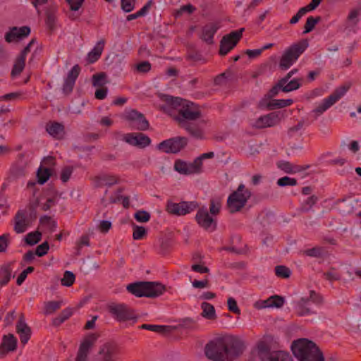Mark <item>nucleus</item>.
Instances as JSON below:
<instances>
[{"mask_svg": "<svg viewBox=\"0 0 361 361\" xmlns=\"http://www.w3.org/2000/svg\"><path fill=\"white\" fill-rule=\"evenodd\" d=\"M245 349L243 342L232 335L210 341L204 347L205 355L214 361H232L240 356Z\"/></svg>", "mask_w": 361, "mask_h": 361, "instance_id": "f257e3e1", "label": "nucleus"}, {"mask_svg": "<svg viewBox=\"0 0 361 361\" xmlns=\"http://www.w3.org/2000/svg\"><path fill=\"white\" fill-rule=\"evenodd\" d=\"M291 350L299 361H324V357L317 344L307 338H302L293 341Z\"/></svg>", "mask_w": 361, "mask_h": 361, "instance_id": "f03ea898", "label": "nucleus"}, {"mask_svg": "<svg viewBox=\"0 0 361 361\" xmlns=\"http://www.w3.org/2000/svg\"><path fill=\"white\" fill-rule=\"evenodd\" d=\"M126 289L129 293L138 298H155L166 291V286L159 282L138 281L128 284Z\"/></svg>", "mask_w": 361, "mask_h": 361, "instance_id": "7ed1b4c3", "label": "nucleus"}, {"mask_svg": "<svg viewBox=\"0 0 361 361\" xmlns=\"http://www.w3.org/2000/svg\"><path fill=\"white\" fill-rule=\"evenodd\" d=\"M308 45L307 39H302L288 47L280 59L279 68L282 71L288 70L305 51Z\"/></svg>", "mask_w": 361, "mask_h": 361, "instance_id": "20e7f679", "label": "nucleus"}, {"mask_svg": "<svg viewBox=\"0 0 361 361\" xmlns=\"http://www.w3.org/2000/svg\"><path fill=\"white\" fill-rule=\"evenodd\" d=\"M252 193L245 188V185L240 184L236 190L233 191L228 197L226 206L231 214L241 211L250 198Z\"/></svg>", "mask_w": 361, "mask_h": 361, "instance_id": "39448f33", "label": "nucleus"}, {"mask_svg": "<svg viewBox=\"0 0 361 361\" xmlns=\"http://www.w3.org/2000/svg\"><path fill=\"white\" fill-rule=\"evenodd\" d=\"M202 116L198 106L193 102L185 100L183 106L178 110V114L174 119L180 126L186 124L187 121H195Z\"/></svg>", "mask_w": 361, "mask_h": 361, "instance_id": "423d86ee", "label": "nucleus"}, {"mask_svg": "<svg viewBox=\"0 0 361 361\" xmlns=\"http://www.w3.org/2000/svg\"><path fill=\"white\" fill-rule=\"evenodd\" d=\"M350 83H345L337 88L326 98H325L322 104H320L317 108L313 110V112L316 114V118L324 111H326L329 107L333 106L336 102H338L350 88Z\"/></svg>", "mask_w": 361, "mask_h": 361, "instance_id": "0eeeda50", "label": "nucleus"}, {"mask_svg": "<svg viewBox=\"0 0 361 361\" xmlns=\"http://www.w3.org/2000/svg\"><path fill=\"white\" fill-rule=\"evenodd\" d=\"M244 30L245 28L243 27L223 36L220 41L219 54L221 56H225L232 50L242 38Z\"/></svg>", "mask_w": 361, "mask_h": 361, "instance_id": "6e6552de", "label": "nucleus"}, {"mask_svg": "<svg viewBox=\"0 0 361 361\" xmlns=\"http://www.w3.org/2000/svg\"><path fill=\"white\" fill-rule=\"evenodd\" d=\"M187 145V137L178 136L162 141L157 147L165 153L176 154L184 149Z\"/></svg>", "mask_w": 361, "mask_h": 361, "instance_id": "1a4fd4ad", "label": "nucleus"}, {"mask_svg": "<svg viewBox=\"0 0 361 361\" xmlns=\"http://www.w3.org/2000/svg\"><path fill=\"white\" fill-rule=\"evenodd\" d=\"M198 207V204L195 201H182L175 203L168 201L166 205V211L172 215L184 216L190 213Z\"/></svg>", "mask_w": 361, "mask_h": 361, "instance_id": "9d476101", "label": "nucleus"}, {"mask_svg": "<svg viewBox=\"0 0 361 361\" xmlns=\"http://www.w3.org/2000/svg\"><path fill=\"white\" fill-rule=\"evenodd\" d=\"M124 118L128 122L129 126L132 129L145 131L149 128V123L144 114L135 109L127 111Z\"/></svg>", "mask_w": 361, "mask_h": 361, "instance_id": "9b49d317", "label": "nucleus"}, {"mask_svg": "<svg viewBox=\"0 0 361 361\" xmlns=\"http://www.w3.org/2000/svg\"><path fill=\"white\" fill-rule=\"evenodd\" d=\"M99 335L96 333L86 336L79 345L75 361H87L91 349L94 347Z\"/></svg>", "mask_w": 361, "mask_h": 361, "instance_id": "f8f14e48", "label": "nucleus"}, {"mask_svg": "<svg viewBox=\"0 0 361 361\" xmlns=\"http://www.w3.org/2000/svg\"><path fill=\"white\" fill-rule=\"evenodd\" d=\"M118 353V348L115 343H105L99 348L97 357L93 361H116Z\"/></svg>", "mask_w": 361, "mask_h": 361, "instance_id": "ddd939ff", "label": "nucleus"}, {"mask_svg": "<svg viewBox=\"0 0 361 361\" xmlns=\"http://www.w3.org/2000/svg\"><path fill=\"white\" fill-rule=\"evenodd\" d=\"M195 219L197 224L206 231H214L216 228V221L209 215L205 207L198 209Z\"/></svg>", "mask_w": 361, "mask_h": 361, "instance_id": "4468645a", "label": "nucleus"}, {"mask_svg": "<svg viewBox=\"0 0 361 361\" xmlns=\"http://www.w3.org/2000/svg\"><path fill=\"white\" fill-rule=\"evenodd\" d=\"M35 42V39H32L26 47L21 51L20 54L15 60L11 75L14 78L19 75L23 71L25 66V58L27 54L30 51V47Z\"/></svg>", "mask_w": 361, "mask_h": 361, "instance_id": "2eb2a0df", "label": "nucleus"}, {"mask_svg": "<svg viewBox=\"0 0 361 361\" xmlns=\"http://www.w3.org/2000/svg\"><path fill=\"white\" fill-rule=\"evenodd\" d=\"M33 221L35 219L27 216L26 210H18L14 217L13 230L16 233H23Z\"/></svg>", "mask_w": 361, "mask_h": 361, "instance_id": "dca6fc26", "label": "nucleus"}, {"mask_svg": "<svg viewBox=\"0 0 361 361\" xmlns=\"http://www.w3.org/2000/svg\"><path fill=\"white\" fill-rule=\"evenodd\" d=\"M123 140L138 148H145L151 144V139L142 133H130L124 135Z\"/></svg>", "mask_w": 361, "mask_h": 361, "instance_id": "f3484780", "label": "nucleus"}, {"mask_svg": "<svg viewBox=\"0 0 361 361\" xmlns=\"http://www.w3.org/2000/svg\"><path fill=\"white\" fill-rule=\"evenodd\" d=\"M109 312L119 322L135 319L133 312L124 304L113 305L109 307Z\"/></svg>", "mask_w": 361, "mask_h": 361, "instance_id": "a211bd4d", "label": "nucleus"}, {"mask_svg": "<svg viewBox=\"0 0 361 361\" xmlns=\"http://www.w3.org/2000/svg\"><path fill=\"white\" fill-rule=\"evenodd\" d=\"M92 180L96 188L111 187L118 183L120 178L116 175L103 173L92 178Z\"/></svg>", "mask_w": 361, "mask_h": 361, "instance_id": "6ab92c4d", "label": "nucleus"}, {"mask_svg": "<svg viewBox=\"0 0 361 361\" xmlns=\"http://www.w3.org/2000/svg\"><path fill=\"white\" fill-rule=\"evenodd\" d=\"M16 333L19 335L20 341L23 345L26 344L31 337L32 331L26 324L23 314H20L16 324Z\"/></svg>", "mask_w": 361, "mask_h": 361, "instance_id": "aec40b11", "label": "nucleus"}, {"mask_svg": "<svg viewBox=\"0 0 361 361\" xmlns=\"http://www.w3.org/2000/svg\"><path fill=\"white\" fill-rule=\"evenodd\" d=\"M30 33V28L28 26H23L20 27H13L9 32L5 35V40L10 43L13 41H18L24 37H27Z\"/></svg>", "mask_w": 361, "mask_h": 361, "instance_id": "412c9836", "label": "nucleus"}, {"mask_svg": "<svg viewBox=\"0 0 361 361\" xmlns=\"http://www.w3.org/2000/svg\"><path fill=\"white\" fill-rule=\"evenodd\" d=\"M18 341L13 334L4 335L0 345V357H4L8 353L17 348Z\"/></svg>", "mask_w": 361, "mask_h": 361, "instance_id": "4be33fe9", "label": "nucleus"}, {"mask_svg": "<svg viewBox=\"0 0 361 361\" xmlns=\"http://www.w3.org/2000/svg\"><path fill=\"white\" fill-rule=\"evenodd\" d=\"M280 114L271 112L269 114L260 116L256 121V126L259 128L271 127L276 125L280 121Z\"/></svg>", "mask_w": 361, "mask_h": 361, "instance_id": "5701e85b", "label": "nucleus"}, {"mask_svg": "<svg viewBox=\"0 0 361 361\" xmlns=\"http://www.w3.org/2000/svg\"><path fill=\"white\" fill-rule=\"evenodd\" d=\"M219 27L215 23H209L205 25L202 29L200 39L205 42L207 44H214V36L216 32Z\"/></svg>", "mask_w": 361, "mask_h": 361, "instance_id": "b1692460", "label": "nucleus"}, {"mask_svg": "<svg viewBox=\"0 0 361 361\" xmlns=\"http://www.w3.org/2000/svg\"><path fill=\"white\" fill-rule=\"evenodd\" d=\"M104 39H102L97 42L94 47L87 55L86 60L87 63L91 64L98 61L104 50Z\"/></svg>", "mask_w": 361, "mask_h": 361, "instance_id": "393cba45", "label": "nucleus"}, {"mask_svg": "<svg viewBox=\"0 0 361 361\" xmlns=\"http://www.w3.org/2000/svg\"><path fill=\"white\" fill-rule=\"evenodd\" d=\"M46 130L50 135L56 139L62 138L65 134L64 126L56 121L48 123L46 126Z\"/></svg>", "mask_w": 361, "mask_h": 361, "instance_id": "a878e982", "label": "nucleus"}, {"mask_svg": "<svg viewBox=\"0 0 361 361\" xmlns=\"http://www.w3.org/2000/svg\"><path fill=\"white\" fill-rule=\"evenodd\" d=\"M11 265L12 263L9 262L0 267V286L1 287L6 286L11 278L14 277L12 274Z\"/></svg>", "mask_w": 361, "mask_h": 361, "instance_id": "bb28decb", "label": "nucleus"}, {"mask_svg": "<svg viewBox=\"0 0 361 361\" xmlns=\"http://www.w3.org/2000/svg\"><path fill=\"white\" fill-rule=\"evenodd\" d=\"M296 313L300 317L314 314L310 307V300L302 298L296 304Z\"/></svg>", "mask_w": 361, "mask_h": 361, "instance_id": "cd10ccee", "label": "nucleus"}, {"mask_svg": "<svg viewBox=\"0 0 361 361\" xmlns=\"http://www.w3.org/2000/svg\"><path fill=\"white\" fill-rule=\"evenodd\" d=\"M142 329L149 330L152 331H154L159 333L161 335H166L172 331L174 329V327L171 326H166V325H154V324H144L140 326Z\"/></svg>", "mask_w": 361, "mask_h": 361, "instance_id": "c85d7f7f", "label": "nucleus"}, {"mask_svg": "<svg viewBox=\"0 0 361 361\" xmlns=\"http://www.w3.org/2000/svg\"><path fill=\"white\" fill-rule=\"evenodd\" d=\"M359 202L358 200H354L346 202L345 198L338 199L336 204L343 203L341 211L344 214H353L355 210V204Z\"/></svg>", "mask_w": 361, "mask_h": 361, "instance_id": "c756f323", "label": "nucleus"}, {"mask_svg": "<svg viewBox=\"0 0 361 361\" xmlns=\"http://www.w3.org/2000/svg\"><path fill=\"white\" fill-rule=\"evenodd\" d=\"M201 308L202 310L201 313L202 317L210 320H214L216 318L215 308L212 304L203 302L201 304Z\"/></svg>", "mask_w": 361, "mask_h": 361, "instance_id": "7c9ffc66", "label": "nucleus"}, {"mask_svg": "<svg viewBox=\"0 0 361 361\" xmlns=\"http://www.w3.org/2000/svg\"><path fill=\"white\" fill-rule=\"evenodd\" d=\"M161 98L169 106L173 109H180L185 102V99H183L180 97H174L168 94H163Z\"/></svg>", "mask_w": 361, "mask_h": 361, "instance_id": "2f4dec72", "label": "nucleus"}, {"mask_svg": "<svg viewBox=\"0 0 361 361\" xmlns=\"http://www.w3.org/2000/svg\"><path fill=\"white\" fill-rule=\"evenodd\" d=\"M267 361H293V360L289 353L283 350H277L272 351Z\"/></svg>", "mask_w": 361, "mask_h": 361, "instance_id": "473e14b6", "label": "nucleus"}, {"mask_svg": "<svg viewBox=\"0 0 361 361\" xmlns=\"http://www.w3.org/2000/svg\"><path fill=\"white\" fill-rule=\"evenodd\" d=\"M108 82L107 75L104 72L95 73L92 77V83L94 87H105L104 85Z\"/></svg>", "mask_w": 361, "mask_h": 361, "instance_id": "72a5a7b5", "label": "nucleus"}, {"mask_svg": "<svg viewBox=\"0 0 361 361\" xmlns=\"http://www.w3.org/2000/svg\"><path fill=\"white\" fill-rule=\"evenodd\" d=\"M51 176V169L40 166L37 171V182L40 185L44 184Z\"/></svg>", "mask_w": 361, "mask_h": 361, "instance_id": "f704fd0d", "label": "nucleus"}, {"mask_svg": "<svg viewBox=\"0 0 361 361\" xmlns=\"http://www.w3.org/2000/svg\"><path fill=\"white\" fill-rule=\"evenodd\" d=\"M272 351L270 350V348L264 342H262L258 345V353L259 359L262 361H267L271 355Z\"/></svg>", "mask_w": 361, "mask_h": 361, "instance_id": "c9c22d12", "label": "nucleus"}, {"mask_svg": "<svg viewBox=\"0 0 361 361\" xmlns=\"http://www.w3.org/2000/svg\"><path fill=\"white\" fill-rule=\"evenodd\" d=\"M174 169L180 174L189 175L191 174L189 164L181 160L178 159L174 163Z\"/></svg>", "mask_w": 361, "mask_h": 361, "instance_id": "e433bc0d", "label": "nucleus"}, {"mask_svg": "<svg viewBox=\"0 0 361 361\" xmlns=\"http://www.w3.org/2000/svg\"><path fill=\"white\" fill-rule=\"evenodd\" d=\"M284 298L278 295L271 296L264 301L266 307H281L284 304Z\"/></svg>", "mask_w": 361, "mask_h": 361, "instance_id": "4c0bfd02", "label": "nucleus"}, {"mask_svg": "<svg viewBox=\"0 0 361 361\" xmlns=\"http://www.w3.org/2000/svg\"><path fill=\"white\" fill-rule=\"evenodd\" d=\"M278 167L287 173H293L300 171L302 169L300 166H293L289 161H279L277 163Z\"/></svg>", "mask_w": 361, "mask_h": 361, "instance_id": "58836bf2", "label": "nucleus"}, {"mask_svg": "<svg viewBox=\"0 0 361 361\" xmlns=\"http://www.w3.org/2000/svg\"><path fill=\"white\" fill-rule=\"evenodd\" d=\"M322 20L321 16H310L307 18L306 23L304 25L303 34L310 32L315 27V25Z\"/></svg>", "mask_w": 361, "mask_h": 361, "instance_id": "ea45409f", "label": "nucleus"}, {"mask_svg": "<svg viewBox=\"0 0 361 361\" xmlns=\"http://www.w3.org/2000/svg\"><path fill=\"white\" fill-rule=\"evenodd\" d=\"M133 227V238L134 240H141L144 238L147 233V229L144 226L132 224Z\"/></svg>", "mask_w": 361, "mask_h": 361, "instance_id": "a19ab883", "label": "nucleus"}, {"mask_svg": "<svg viewBox=\"0 0 361 361\" xmlns=\"http://www.w3.org/2000/svg\"><path fill=\"white\" fill-rule=\"evenodd\" d=\"M42 233L38 231L30 232L25 237V242L29 245H34L41 240Z\"/></svg>", "mask_w": 361, "mask_h": 361, "instance_id": "79ce46f5", "label": "nucleus"}, {"mask_svg": "<svg viewBox=\"0 0 361 361\" xmlns=\"http://www.w3.org/2000/svg\"><path fill=\"white\" fill-rule=\"evenodd\" d=\"M62 301H49L44 303V314H51L61 308Z\"/></svg>", "mask_w": 361, "mask_h": 361, "instance_id": "37998d69", "label": "nucleus"}, {"mask_svg": "<svg viewBox=\"0 0 361 361\" xmlns=\"http://www.w3.org/2000/svg\"><path fill=\"white\" fill-rule=\"evenodd\" d=\"M184 128L192 137L196 139H202L203 138V132L202 130L195 126H192L190 124H183L180 126Z\"/></svg>", "mask_w": 361, "mask_h": 361, "instance_id": "c03bdc74", "label": "nucleus"}, {"mask_svg": "<svg viewBox=\"0 0 361 361\" xmlns=\"http://www.w3.org/2000/svg\"><path fill=\"white\" fill-rule=\"evenodd\" d=\"M302 79L295 78L286 84H283L282 92H289L293 90H296L300 88L301 86L300 81Z\"/></svg>", "mask_w": 361, "mask_h": 361, "instance_id": "a18cd8bd", "label": "nucleus"}, {"mask_svg": "<svg viewBox=\"0 0 361 361\" xmlns=\"http://www.w3.org/2000/svg\"><path fill=\"white\" fill-rule=\"evenodd\" d=\"M293 103V100L291 99H272L271 104L269 106L271 110L276 109H281L283 107L289 106Z\"/></svg>", "mask_w": 361, "mask_h": 361, "instance_id": "49530a36", "label": "nucleus"}, {"mask_svg": "<svg viewBox=\"0 0 361 361\" xmlns=\"http://www.w3.org/2000/svg\"><path fill=\"white\" fill-rule=\"evenodd\" d=\"M75 280V274L70 271H66L63 277L61 280V285L63 286H71Z\"/></svg>", "mask_w": 361, "mask_h": 361, "instance_id": "de8ad7c7", "label": "nucleus"}, {"mask_svg": "<svg viewBox=\"0 0 361 361\" xmlns=\"http://www.w3.org/2000/svg\"><path fill=\"white\" fill-rule=\"evenodd\" d=\"M151 215L145 210H138L134 214L135 219L140 223H146L149 221Z\"/></svg>", "mask_w": 361, "mask_h": 361, "instance_id": "09e8293b", "label": "nucleus"}, {"mask_svg": "<svg viewBox=\"0 0 361 361\" xmlns=\"http://www.w3.org/2000/svg\"><path fill=\"white\" fill-rule=\"evenodd\" d=\"M275 274L278 277L288 279L290 276V271L286 266L278 265L275 267Z\"/></svg>", "mask_w": 361, "mask_h": 361, "instance_id": "8fccbe9b", "label": "nucleus"}, {"mask_svg": "<svg viewBox=\"0 0 361 361\" xmlns=\"http://www.w3.org/2000/svg\"><path fill=\"white\" fill-rule=\"evenodd\" d=\"M283 84H285L283 82V80H279L277 83L274 86H273L269 90V91L266 94L267 97L271 99L273 97L276 96L280 90L282 91Z\"/></svg>", "mask_w": 361, "mask_h": 361, "instance_id": "3c124183", "label": "nucleus"}, {"mask_svg": "<svg viewBox=\"0 0 361 361\" xmlns=\"http://www.w3.org/2000/svg\"><path fill=\"white\" fill-rule=\"evenodd\" d=\"M324 249L321 247H314L311 249L304 250V255L309 257H322L323 256Z\"/></svg>", "mask_w": 361, "mask_h": 361, "instance_id": "603ef678", "label": "nucleus"}, {"mask_svg": "<svg viewBox=\"0 0 361 361\" xmlns=\"http://www.w3.org/2000/svg\"><path fill=\"white\" fill-rule=\"evenodd\" d=\"M297 183H298V181L295 178H290L288 176L282 177L277 180L278 185H279L281 187H284V186H288V185L294 186V185H296Z\"/></svg>", "mask_w": 361, "mask_h": 361, "instance_id": "864d4df0", "label": "nucleus"}, {"mask_svg": "<svg viewBox=\"0 0 361 361\" xmlns=\"http://www.w3.org/2000/svg\"><path fill=\"white\" fill-rule=\"evenodd\" d=\"M11 235L9 233H4L0 235V253L5 252L10 243Z\"/></svg>", "mask_w": 361, "mask_h": 361, "instance_id": "5fc2aeb1", "label": "nucleus"}, {"mask_svg": "<svg viewBox=\"0 0 361 361\" xmlns=\"http://www.w3.org/2000/svg\"><path fill=\"white\" fill-rule=\"evenodd\" d=\"M80 70L81 68L78 64L75 65L68 72L66 79L75 82V80L80 74Z\"/></svg>", "mask_w": 361, "mask_h": 361, "instance_id": "6e6d98bb", "label": "nucleus"}, {"mask_svg": "<svg viewBox=\"0 0 361 361\" xmlns=\"http://www.w3.org/2000/svg\"><path fill=\"white\" fill-rule=\"evenodd\" d=\"M318 200L316 195H312L302 204L301 209L303 212H308Z\"/></svg>", "mask_w": 361, "mask_h": 361, "instance_id": "4d7b16f0", "label": "nucleus"}, {"mask_svg": "<svg viewBox=\"0 0 361 361\" xmlns=\"http://www.w3.org/2000/svg\"><path fill=\"white\" fill-rule=\"evenodd\" d=\"M221 207V201L219 200H211L209 204V212L212 215H217L220 212Z\"/></svg>", "mask_w": 361, "mask_h": 361, "instance_id": "13d9d810", "label": "nucleus"}, {"mask_svg": "<svg viewBox=\"0 0 361 361\" xmlns=\"http://www.w3.org/2000/svg\"><path fill=\"white\" fill-rule=\"evenodd\" d=\"M202 165V161L200 157H197L193 162L189 164L191 174L201 172Z\"/></svg>", "mask_w": 361, "mask_h": 361, "instance_id": "bf43d9fd", "label": "nucleus"}, {"mask_svg": "<svg viewBox=\"0 0 361 361\" xmlns=\"http://www.w3.org/2000/svg\"><path fill=\"white\" fill-rule=\"evenodd\" d=\"M136 0H121V6L123 11L126 13L132 11L135 6Z\"/></svg>", "mask_w": 361, "mask_h": 361, "instance_id": "052dcab7", "label": "nucleus"}, {"mask_svg": "<svg viewBox=\"0 0 361 361\" xmlns=\"http://www.w3.org/2000/svg\"><path fill=\"white\" fill-rule=\"evenodd\" d=\"M228 309L230 312L240 314V310L239 309L236 300L233 298H228L227 300Z\"/></svg>", "mask_w": 361, "mask_h": 361, "instance_id": "680f3d73", "label": "nucleus"}, {"mask_svg": "<svg viewBox=\"0 0 361 361\" xmlns=\"http://www.w3.org/2000/svg\"><path fill=\"white\" fill-rule=\"evenodd\" d=\"M49 249V245L48 242H44L36 247L35 255L38 257H42L47 253Z\"/></svg>", "mask_w": 361, "mask_h": 361, "instance_id": "e2e57ef3", "label": "nucleus"}, {"mask_svg": "<svg viewBox=\"0 0 361 361\" xmlns=\"http://www.w3.org/2000/svg\"><path fill=\"white\" fill-rule=\"evenodd\" d=\"M99 268V265L97 263V262L94 260H87L84 263V271L86 274H88L90 271L94 270H97Z\"/></svg>", "mask_w": 361, "mask_h": 361, "instance_id": "0e129e2a", "label": "nucleus"}, {"mask_svg": "<svg viewBox=\"0 0 361 361\" xmlns=\"http://www.w3.org/2000/svg\"><path fill=\"white\" fill-rule=\"evenodd\" d=\"M151 63L147 61H142L136 65L137 71L142 73H148L151 70Z\"/></svg>", "mask_w": 361, "mask_h": 361, "instance_id": "69168bd1", "label": "nucleus"}, {"mask_svg": "<svg viewBox=\"0 0 361 361\" xmlns=\"http://www.w3.org/2000/svg\"><path fill=\"white\" fill-rule=\"evenodd\" d=\"M359 11L357 9L350 11L347 17L348 21L353 25H356L359 20Z\"/></svg>", "mask_w": 361, "mask_h": 361, "instance_id": "338daca9", "label": "nucleus"}, {"mask_svg": "<svg viewBox=\"0 0 361 361\" xmlns=\"http://www.w3.org/2000/svg\"><path fill=\"white\" fill-rule=\"evenodd\" d=\"M73 173V168L71 166L64 167L61 173V179L63 183L67 182Z\"/></svg>", "mask_w": 361, "mask_h": 361, "instance_id": "774afa93", "label": "nucleus"}]
</instances>
